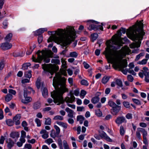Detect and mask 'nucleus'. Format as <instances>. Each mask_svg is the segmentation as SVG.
Masks as SVG:
<instances>
[{"label": "nucleus", "instance_id": "nucleus-1", "mask_svg": "<svg viewBox=\"0 0 149 149\" xmlns=\"http://www.w3.org/2000/svg\"><path fill=\"white\" fill-rule=\"evenodd\" d=\"M111 40H108L106 44L107 47L106 49V55L107 57L109 62L113 64V66L115 69H119L124 74H127L128 72V69H124L127 66L126 60L123 59V58L127 54L130 53L131 50L129 47L125 46L122 52L120 51H116V49L111 45Z\"/></svg>", "mask_w": 149, "mask_h": 149}, {"label": "nucleus", "instance_id": "nucleus-2", "mask_svg": "<svg viewBox=\"0 0 149 149\" xmlns=\"http://www.w3.org/2000/svg\"><path fill=\"white\" fill-rule=\"evenodd\" d=\"M66 79L61 77L59 73H56L55 76L53 79V85L55 91L51 92V95L54 99V102L57 105L63 103L64 101L67 103H72L75 101V97L72 92H70L66 97L63 99V94L68 92V89L65 87Z\"/></svg>", "mask_w": 149, "mask_h": 149}, {"label": "nucleus", "instance_id": "nucleus-3", "mask_svg": "<svg viewBox=\"0 0 149 149\" xmlns=\"http://www.w3.org/2000/svg\"><path fill=\"white\" fill-rule=\"evenodd\" d=\"M67 31L65 29H58L56 31L55 33L57 36H51L48 40V42L52 41L55 42L61 43L63 47H66L69 45L72 41L75 38V31L74 28L72 27H67Z\"/></svg>", "mask_w": 149, "mask_h": 149}, {"label": "nucleus", "instance_id": "nucleus-4", "mask_svg": "<svg viewBox=\"0 0 149 149\" xmlns=\"http://www.w3.org/2000/svg\"><path fill=\"white\" fill-rule=\"evenodd\" d=\"M143 24L141 21L138 23V27L136 28L134 30L127 31V34L129 38L135 42L131 44L130 47L131 48H134L140 47L141 40L142 39L143 36L145 33L143 31Z\"/></svg>", "mask_w": 149, "mask_h": 149}, {"label": "nucleus", "instance_id": "nucleus-5", "mask_svg": "<svg viewBox=\"0 0 149 149\" xmlns=\"http://www.w3.org/2000/svg\"><path fill=\"white\" fill-rule=\"evenodd\" d=\"M37 54L38 55L37 58H34V56H33V61L40 63L43 60L45 62L48 63L50 61V58L53 57V53L51 50H42L41 51H38Z\"/></svg>", "mask_w": 149, "mask_h": 149}, {"label": "nucleus", "instance_id": "nucleus-6", "mask_svg": "<svg viewBox=\"0 0 149 149\" xmlns=\"http://www.w3.org/2000/svg\"><path fill=\"white\" fill-rule=\"evenodd\" d=\"M87 25L88 26V29L90 31L94 30L97 31L100 30H102V26L96 25L97 24L98 22L93 20H88L87 22Z\"/></svg>", "mask_w": 149, "mask_h": 149}, {"label": "nucleus", "instance_id": "nucleus-7", "mask_svg": "<svg viewBox=\"0 0 149 149\" xmlns=\"http://www.w3.org/2000/svg\"><path fill=\"white\" fill-rule=\"evenodd\" d=\"M122 39L117 35H115L111 38L112 44L120 47L122 45Z\"/></svg>", "mask_w": 149, "mask_h": 149}, {"label": "nucleus", "instance_id": "nucleus-8", "mask_svg": "<svg viewBox=\"0 0 149 149\" xmlns=\"http://www.w3.org/2000/svg\"><path fill=\"white\" fill-rule=\"evenodd\" d=\"M148 73H149V71L148 68L146 67H144L143 68V70L141 72H139V77L142 78H143L144 76L146 80L148 81V79H147V77L146 76L148 75Z\"/></svg>", "mask_w": 149, "mask_h": 149}, {"label": "nucleus", "instance_id": "nucleus-9", "mask_svg": "<svg viewBox=\"0 0 149 149\" xmlns=\"http://www.w3.org/2000/svg\"><path fill=\"white\" fill-rule=\"evenodd\" d=\"M12 46L11 43L6 42L2 43L1 45V47L3 50H6L10 49Z\"/></svg>", "mask_w": 149, "mask_h": 149}, {"label": "nucleus", "instance_id": "nucleus-10", "mask_svg": "<svg viewBox=\"0 0 149 149\" xmlns=\"http://www.w3.org/2000/svg\"><path fill=\"white\" fill-rule=\"evenodd\" d=\"M121 107L117 105L111 109V113L113 115H116L121 109Z\"/></svg>", "mask_w": 149, "mask_h": 149}, {"label": "nucleus", "instance_id": "nucleus-11", "mask_svg": "<svg viewBox=\"0 0 149 149\" xmlns=\"http://www.w3.org/2000/svg\"><path fill=\"white\" fill-rule=\"evenodd\" d=\"M32 92L33 94H34L35 92V91L33 90V88L30 86H28L24 89V96H26V94L28 95V94H30Z\"/></svg>", "mask_w": 149, "mask_h": 149}, {"label": "nucleus", "instance_id": "nucleus-12", "mask_svg": "<svg viewBox=\"0 0 149 149\" xmlns=\"http://www.w3.org/2000/svg\"><path fill=\"white\" fill-rule=\"evenodd\" d=\"M115 121L117 124L119 125L123 123H126L127 121L125 117L122 116L118 117Z\"/></svg>", "mask_w": 149, "mask_h": 149}, {"label": "nucleus", "instance_id": "nucleus-13", "mask_svg": "<svg viewBox=\"0 0 149 149\" xmlns=\"http://www.w3.org/2000/svg\"><path fill=\"white\" fill-rule=\"evenodd\" d=\"M27 94L26 96H24V99L22 100V102L24 104H27L30 102L32 101V98L31 97L27 96Z\"/></svg>", "mask_w": 149, "mask_h": 149}, {"label": "nucleus", "instance_id": "nucleus-14", "mask_svg": "<svg viewBox=\"0 0 149 149\" xmlns=\"http://www.w3.org/2000/svg\"><path fill=\"white\" fill-rule=\"evenodd\" d=\"M47 31V29L46 28H40L35 32V34L36 36L40 35L45 31Z\"/></svg>", "mask_w": 149, "mask_h": 149}, {"label": "nucleus", "instance_id": "nucleus-15", "mask_svg": "<svg viewBox=\"0 0 149 149\" xmlns=\"http://www.w3.org/2000/svg\"><path fill=\"white\" fill-rule=\"evenodd\" d=\"M139 131L142 134L143 136V141H147L146 136L147 134V131L144 129L141 128V129H139Z\"/></svg>", "mask_w": 149, "mask_h": 149}, {"label": "nucleus", "instance_id": "nucleus-16", "mask_svg": "<svg viewBox=\"0 0 149 149\" xmlns=\"http://www.w3.org/2000/svg\"><path fill=\"white\" fill-rule=\"evenodd\" d=\"M21 118V115L20 114H18L16 115L13 118V120L14 122H15V124L16 125H18L19 124L20 122L19 120Z\"/></svg>", "mask_w": 149, "mask_h": 149}, {"label": "nucleus", "instance_id": "nucleus-17", "mask_svg": "<svg viewBox=\"0 0 149 149\" xmlns=\"http://www.w3.org/2000/svg\"><path fill=\"white\" fill-rule=\"evenodd\" d=\"M65 111L68 113L67 115L68 116L69 118H73L74 111L72 109L68 107H67L65 109Z\"/></svg>", "mask_w": 149, "mask_h": 149}, {"label": "nucleus", "instance_id": "nucleus-18", "mask_svg": "<svg viewBox=\"0 0 149 149\" xmlns=\"http://www.w3.org/2000/svg\"><path fill=\"white\" fill-rule=\"evenodd\" d=\"M42 69L45 71L49 72L51 74V75H52L54 72V71L53 70L52 71L50 72V68L48 65L46 64H44L42 65Z\"/></svg>", "mask_w": 149, "mask_h": 149}, {"label": "nucleus", "instance_id": "nucleus-19", "mask_svg": "<svg viewBox=\"0 0 149 149\" xmlns=\"http://www.w3.org/2000/svg\"><path fill=\"white\" fill-rule=\"evenodd\" d=\"M40 133L41 134H43L42 136L45 139H47L48 137V133L45 130H42L40 131Z\"/></svg>", "mask_w": 149, "mask_h": 149}, {"label": "nucleus", "instance_id": "nucleus-20", "mask_svg": "<svg viewBox=\"0 0 149 149\" xmlns=\"http://www.w3.org/2000/svg\"><path fill=\"white\" fill-rule=\"evenodd\" d=\"M7 143H8V148L11 149V148L13 146L14 142L10 139H7Z\"/></svg>", "mask_w": 149, "mask_h": 149}, {"label": "nucleus", "instance_id": "nucleus-21", "mask_svg": "<svg viewBox=\"0 0 149 149\" xmlns=\"http://www.w3.org/2000/svg\"><path fill=\"white\" fill-rule=\"evenodd\" d=\"M24 54L22 51L15 52H14L13 55V56L17 57L18 56H22L24 55Z\"/></svg>", "mask_w": 149, "mask_h": 149}, {"label": "nucleus", "instance_id": "nucleus-22", "mask_svg": "<svg viewBox=\"0 0 149 149\" xmlns=\"http://www.w3.org/2000/svg\"><path fill=\"white\" fill-rule=\"evenodd\" d=\"M103 139H104L107 141L112 142V140L105 133L103 132Z\"/></svg>", "mask_w": 149, "mask_h": 149}, {"label": "nucleus", "instance_id": "nucleus-23", "mask_svg": "<svg viewBox=\"0 0 149 149\" xmlns=\"http://www.w3.org/2000/svg\"><path fill=\"white\" fill-rule=\"evenodd\" d=\"M10 136L13 138H17L19 137V134L18 132H12L10 134Z\"/></svg>", "mask_w": 149, "mask_h": 149}, {"label": "nucleus", "instance_id": "nucleus-24", "mask_svg": "<svg viewBox=\"0 0 149 149\" xmlns=\"http://www.w3.org/2000/svg\"><path fill=\"white\" fill-rule=\"evenodd\" d=\"M41 104L39 102H37L35 103L33 105V108L35 109H37L40 108Z\"/></svg>", "mask_w": 149, "mask_h": 149}, {"label": "nucleus", "instance_id": "nucleus-25", "mask_svg": "<svg viewBox=\"0 0 149 149\" xmlns=\"http://www.w3.org/2000/svg\"><path fill=\"white\" fill-rule=\"evenodd\" d=\"M31 71L29 70L26 71L24 73V77H25L29 78V79L31 77Z\"/></svg>", "mask_w": 149, "mask_h": 149}, {"label": "nucleus", "instance_id": "nucleus-26", "mask_svg": "<svg viewBox=\"0 0 149 149\" xmlns=\"http://www.w3.org/2000/svg\"><path fill=\"white\" fill-rule=\"evenodd\" d=\"M41 78L40 77H38L36 81V85L37 88L38 89H39L41 85V82H40Z\"/></svg>", "mask_w": 149, "mask_h": 149}, {"label": "nucleus", "instance_id": "nucleus-27", "mask_svg": "<svg viewBox=\"0 0 149 149\" xmlns=\"http://www.w3.org/2000/svg\"><path fill=\"white\" fill-rule=\"evenodd\" d=\"M13 35L11 33L7 34L5 38V40L6 42H10L12 37Z\"/></svg>", "mask_w": 149, "mask_h": 149}, {"label": "nucleus", "instance_id": "nucleus-28", "mask_svg": "<svg viewBox=\"0 0 149 149\" xmlns=\"http://www.w3.org/2000/svg\"><path fill=\"white\" fill-rule=\"evenodd\" d=\"M77 120L79 121L80 124H82L84 120V118L81 115H79L77 117Z\"/></svg>", "mask_w": 149, "mask_h": 149}, {"label": "nucleus", "instance_id": "nucleus-29", "mask_svg": "<svg viewBox=\"0 0 149 149\" xmlns=\"http://www.w3.org/2000/svg\"><path fill=\"white\" fill-rule=\"evenodd\" d=\"M100 98L98 96H96L92 99L91 101L93 103L95 104L98 102Z\"/></svg>", "mask_w": 149, "mask_h": 149}, {"label": "nucleus", "instance_id": "nucleus-30", "mask_svg": "<svg viewBox=\"0 0 149 149\" xmlns=\"http://www.w3.org/2000/svg\"><path fill=\"white\" fill-rule=\"evenodd\" d=\"M97 37L98 34L97 33H95L92 34L91 35V38L92 42H93L97 39Z\"/></svg>", "mask_w": 149, "mask_h": 149}, {"label": "nucleus", "instance_id": "nucleus-31", "mask_svg": "<svg viewBox=\"0 0 149 149\" xmlns=\"http://www.w3.org/2000/svg\"><path fill=\"white\" fill-rule=\"evenodd\" d=\"M42 95L43 97L45 98H46L48 96V93L47 90L46 88H43L42 91Z\"/></svg>", "mask_w": 149, "mask_h": 149}, {"label": "nucleus", "instance_id": "nucleus-32", "mask_svg": "<svg viewBox=\"0 0 149 149\" xmlns=\"http://www.w3.org/2000/svg\"><path fill=\"white\" fill-rule=\"evenodd\" d=\"M13 96L10 94H7L6 96L5 100L7 102L10 101L12 98Z\"/></svg>", "mask_w": 149, "mask_h": 149}, {"label": "nucleus", "instance_id": "nucleus-33", "mask_svg": "<svg viewBox=\"0 0 149 149\" xmlns=\"http://www.w3.org/2000/svg\"><path fill=\"white\" fill-rule=\"evenodd\" d=\"M139 129H141V128H137V130L136 132V135L137 138L141 140V135L140 134L141 132L139 131Z\"/></svg>", "mask_w": 149, "mask_h": 149}, {"label": "nucleus", "instance_id": "nucleus-34", "mask_svg": "<svg viewBox=\"0 0 149 149\" xmlns=\"http://www.w3.org/2000/svg\"><path fill=\"white\" fill-rule=\"evenodd\" d=\"M78 56V54L76 52H72L70 53L69 56L68 57H70L73 58H76Z\"/></svg>", "mask_w": 149, "mask_h": 149}, {"label": "nucleus", "instance_id": "nucleus-35", "mask_svg": "<svg viewBox=\"0 0 149 149\" xmlns=\"http://www.w3.org/2000/svg\"><path fill=\"white\" fill-rule=\"evenodd\" d=\"M31 65V64L30 63H27L24 64L23 65L22 68L24 70H27L28 68V67Z\"/></svg>", "mask_w": 149, "mask_h": 149}, {"label": "nucleus", "instance_id": "nucleus-36", "mask_svg": "<svg viewBox=\"0 0 149 149\" xmlns=\"http://www.w3.org/2000/svg\"><path fill=\"white\" fill-rule=\"evenodd\" d=\"M120 135L122 136L124 135L125 132V130L123 127L122 125L120 127Z\"/></svg>", "mask_w": 149, "mask_h": 149}, {"label": "nucleus", "instance_id": "nucleus-37", "mask_svg": "<svg viewBox=\"0 0 149 149\" xmlns=\"http://www.w3.org/2000/svg\"><path fill=\"white\" fill-rule=\"evenodd\" d=\"M109 105L113 108V107L116 106L117 105L114 102L112 101H109L108 102Z\"/></svg>", "mask_w": 149, "mask_h": 149}, {"label": "nucleus", "instance_id": "nucleus-38", "mask_svg": "<svg viewBox=\"0 0 149 149\" xmlns=\"http://www.w3.org/2000/svg\"><path fill=\"white\" fill-rule=\"evenodd\" d=\"M116 84L120 87L123 86L122 82L119 79H117L116 81Z\"/></svg>", "mask_w": 149, "mask_h": 149}, {"label": "nucleus", "instance_id": "nucleus-39", "mask_svg": "<svg viewBox=\"0 0 149 149\" xmlns=\"http://www.w3.org/2000/svg\"><path fill=\"white\" fill-rule=\"evenodd\" d=\"M58 145L59 146L60 148L61 149H63V146H62V141L61 138H58Z\"/></svg>", "mask_w": 149, "mask_h": 149}, {"label": "nucleus", "instance_id": "nucleus-40", "mask_svg": "<svg viewBox=\"0 0 149 149\" xmlns=\"http://www.w3.org/2000/svg\"><path fill=\"white\" fill-rule=\"evenodd\" d=\"M63 145L64 149H70L68 143L66 141L64 140L63 141Z\"/></svg>", "mask_w": 149, "mask_h": 149}, {"label": "nucleus", "instance_id": "nucleus-41", "mask_svg": "<svg viewBox=\"0 0 149 149\" xmlns=\"http://www.w3.org/2000/svg\"><path fill=\"white\" fill-rule=\"evenodd\" d=\"M51 63H53L59 64L60 63V61L58 59H52L51 60Z\"/></svg>", "mask_w": 149, "mask_h": 149}, {"label": "nucleus", "instance_id": "nucleus-42", "mask_svg": "<svg viewBox=\"0 0 149 149\" xmlns=\"http://www.w3.org/2000/svg\"><path fill=\"white\" fill-rule=\"evenodd\" d=\"M53 119L54 120H63V117L61 116L57 115L54 117Z\"/></svg>", "mask_w": 149, "mask_h": 149}, {"label": "nucleus", "instance_id": "nucleus-43", "mask_svg": "<svg viewBox=\"0 0 149 149\" xmlns=\"http://www.w3.org/2000/svg\"><path fill=\"white\" fill-rule=\"evenodd\" d=\"M143 142L145 145L143 146L141 149H148V141H143Z\"/></svg>", "mask_w": 149, "mask_h": 149}, {"label": "nucleus", "instance_id": "nucleus-44", "mask_svg": "<svg viewBox=\"0 0 149 149\" xmlns=\"http://www.w3.org/2000/svg\"><path fill=\"white\" fill-rule=\"evenodd\" d=\"M6 123L7 125L9 126H12L14 125V122L11 119L6 120Z\"/></svg>", "mask_w": 149, "mask_h": 149}, {"label": "nucleus", "instance_id": "nucleus-45", "mask_svg": "<svg viewBox=\"0 0 149 149\" xmlns=\"http://www.w3.org/2000/svg\"><path fill=\"white\" fill-rule=\"evenodd\" d=\"M46 120L45 123V125H50L51 123V120L50 118H45Z\"/></svg>", "mask_w": 149, "mask_h": 149}, {"label": "nucleus", "instance_id": "nucleus-46", "mask_svg": "<svg viewBox=\"0 0 149 149\" xmlns=\"http://www.w3.org/2000/svg\"><path fill=\"white\" fill-rule=\"evenodd\" d=\"M147 60V59H143L141 61H139L137 64L140 65H145L146 63Z\"/></svg>", "mask_w": 149, "mask_h": 149}, {"label": "nucleus", "instance_id": "nucleus-47", "mask_svg": "<svg viewBox=\"0 0 149 149\" xmlns=\"http://www.w3.org/2000/svg\"><path fill=\"white\" fill-rule=\"evenodd\" d=\"M99 135L95 134L94 136L95 138L98 140L102 139V134L99 131Z\"/></svg>", "mask_w": 149, "mask_h": 149}, {"label": "nucleus", "instance_id": "nucleus-48", "mask_svg": "<svg viewBox=\"0 0 149 149\" xmlns=\"http://www.w3.org/2000/svg\"><path fill=\"white\" fill-rule=\"evenodd\" d=\"M86 94V92L84 90H81V91L80 96L81 98H83Z\"/></svg>", "mask_w": 149, "mask_h": 149}, {"label": "nucleus", "instance_id": "nucleus-49", "mask_svg": "<svg viewBox=\"0 0 149 149\" xmlns=\"http://www.w3.org/2000/svg\"><path fill=\"white\" fill-rule=\"evenodd\" d=\"M144 53L143 52H141L139 54L136 56L135 60V61L138 60L140 58L144 55Z\"/></svg>", "mask_w": 149, "mask_h": 149}, {"label": "nucleus", "instance_id": "nucleus-50", "mask_svg": "<svg viewBox=\"0 0 149 149\" xmlns=\"http://www.w3.org/2000/svg\"><path fill=\"white\" fill-rule=\"evenodd\" d=\"M54 128L56 130V133L57 135H58L60 132V128L56 125H54Z\"/></svg>", "mask_w": 149, "mask_h": 149}, {"label": "nucleus", "instance_id": "nucleus-51", "mask_svg": "<svg viewBox=\"0 0 149 149\" xmlns=\"http://www.w3.org/2000/svg\"><path fill=\"white\" fill-rule=\"evenodd\" d=\"M57 135L56 133H55L54 130H53L51 131L50 134V136L51 137L54 138Z\"/></svg>", "mask_w": 149, "mask_h": 149}, {"label": "nucleus", "instance_id": "nucleus-52", "mask_svg": "<svg viewBox=\"0 0 149 149\" xmlns=\"http://www.w3.org/2000/svg\"><path fill=\"white\" fill-rule=\"evenodd\" d=\"M109 77H108L105 76L103 77V84L106 83L109 81Z\"/></svg>", "mask_w": 149, "mask_h": 149}, {"label": "nucleus", "instance_id": "nucleus-53", "mask_svg": "<svg viewBox=\"0 0 149 149\" xmlns=\"http://www.w3.org/2000/svg\"><path fill=\"white\" fill-rule=\"evenodd\" d=\"M35 122L37 124V126L38 127H40L41 125V122L40 120L37 118H36L35 120Z\"/></svg>", "mask_w": 149, "mask_h": 149}, {"label": "nucleus", "instance_id": "nucleus-54", "mask_svg": "<svg viewBox=\"0 0 149 149\" xmlns=\"http://www.w3.org/2000/svg\"><path fill=\"white\" fill-rule=\"evenodd\" d=\"M81 84L83 85L88 86V85L87 81L84 79H83L81 81Z\"/></svg>", "mask_w": 149, "mask_h": 149}, {"label": "nucleus", "instance_id": "nucleus-55", "mask_svg": "<svg viewBox=\"0 0 149 149\" xmlns=\"http://www.w3.org/2000/svg\"><path fill=\"white\" fill-rule=\"evenodd\" d=\"M123 104L124 106L126 108H129L130 107V103L127 102H124Z\"/></svg>", "mask_w": 149, "mask_h": 149}, {"label": "nucleus", "instance_id": "nucleus-56", "mask_svg": "<svg viewBox=\"0 0 149 149\" xmlns=\"http://www.w3.org/2000/svg\"><path fill=\"white\" fill-rule=\"evenodd\" d=\"M5 63L3 61H1L0 62V70H2L4 67Z\"/></svg>", "mask_w": 149, "mask_h": 149}, {"label": "nucleus", "instance_id": "nucleus-57", "mask_svg": "<svg viewBox=\"0 0 149 149\" xmlns=\"http://www.w3.org/2000/svg\"><path fill=\"white\" fill-rule=\"evenodd\" d=\"M95 113L96 115L99 117L101 116L102 115V112L100 111L99 109L96 111Z\"/></svg>", "mask_w": 149, "mask_h": 149}, {"label": "nucleus", "instance_id": "nucleus-58", "mask_svg": "<svg viewBox=\"0 0 149 149\" xmlns=\"http://www.w3.org/2000/svg\"><path fill=\"white\" fill-rule=\"evenodd\" d=\"M127 79L129 81L132 82L133 81L134 78L131 75H128L127 76Z\"/></svg>", "mask_w": 149, "mask_h": 149}, {"label": "nucleus", "instance_id": "nucleus-59", "mask_svg": "<svg viewBox=\"0 0 149 149\" xmlns=\"http://www.w3.org/2000/svg\"><path fill=\"white\" fill-rule=\"evenodd\" d=\"M132 100L133 102L136 104L140 105L141 104L140 101L138 99H132Z\"/></svg>", "mask_w": 149, "mask_h": 149}, {"label": "nucleus", "instance_id": "nucleus-60", "mask_svg": "<svg viewBox=\"0 0 149 149\" xmlns=\"http://www.w3.org/2000/svg\"><path fill=\"white\" fill-rule=\"evenodd\" d=\"M77 110L78 111H81L84 110V108L83 107H77Z\"/></svg>", "mask_w": 149, "mask_h": 149}, {"label": "nucleus", "instance_id": "nucleus-61", "mask_svg": "<svg viewBox=\"0 0 149 149\" xmlns=\"http://www.w3.org/2000/svg\"><path fill=\"white\" fill-rule=\"evenodd\" d=\"M125 117L127 119H131L132 118V114L130 113H128L126 115Z\"/></svg>", "mask_w": 149, "mask_h": 149}, {"label": "nucleus", "instance_id": "nucleus-62", "mask_svg": "<svg viewBox=\"0 0 149 149\" xmlns=\"http://www.w3.org/2000/svg\"><path fill=\"white\" fill-rule=\"evenodd\" d=\"M38 36V42L39 44L41 43L42 42L43 38L42 36Z\"/></svg>", "mask_w": 149, "mask_h": 149}, {"label": "nucleus", "instance_id": "nucleus-63", "mask_svg": "<svg viewBox=\"0 0 149 149\" xmlns=\"http://www.w3.org/2000/svg\"><path fill=\"white\" fill-rule=\"evenodd\" d=\"M73 118H69L68 119V122L70 124H73L74 123V120L72 119Z\"/></svg>", "mask_w": 149, "mask_h": 149}, {"label": "nucleus", "instance_id": "nucleus-64", "mask_svg": "<svg viewBox=\"0 0 149 149\" xmlns=\"http://www.w3.org/2000/svg\"><path fill=\"white\" fill-rule=\"evenodd\" d=\"M45 142L49 144L53 142V141L52 139L49 138L45 141Z\"/></svg>", "mask_w": 149, "mask_h": 149}]
</instances>
